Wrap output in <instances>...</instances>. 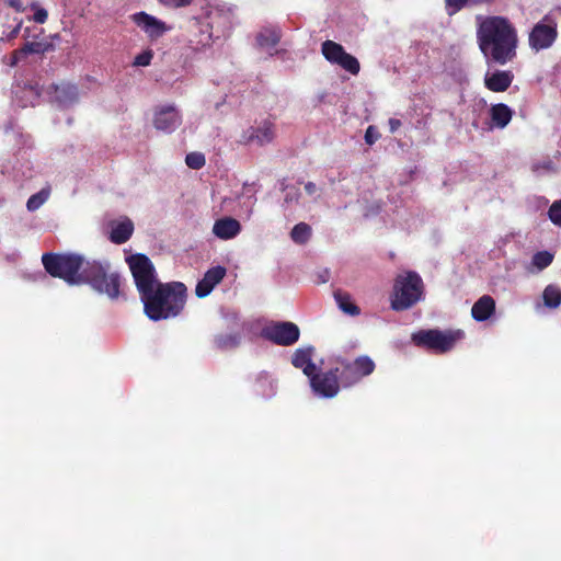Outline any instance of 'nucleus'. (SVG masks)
<instances>
[{"label": "nucleus", "mask_w": 561, "mask_h": 561, "mask_svg": "<svg viewBox=\"0 0 561 561\" xmlns=\"http://www.w3.org/2000/svg\"><path fill=\"white\" fill-rule=\"evenodd\" d=\"M134 282L144 304L146 316L159 321L178 316L185 305L186 287L183 283L161 284L151 261L144 254L127 259Z\"/></svg>", "instance_id": "1"}, {"label": "nucleus", "mask_w": 561, "mask_h": 561, "mask_svg": "<svg viewBox=\"0 0 561 561\" xmlns=\"http://www.w3.org/2000/svg\"><path fill=\"white\" fill-rule=\"evenodd\" d=\"M478 44L488 62L505 65L516 56L517 33L502 16L478 18Z\"/></svg>", "instance_id": "2"}, {"label": "nucleus", "mask_w": 561, "mask_h": 561, "mask_svg": "<svg viewBox=\"0 0 561 561\" xmlns=\"http://www.w3.org/2000/svg\"><path fill=\"white\" fill-rule=\"evenodd\" d=\"M42 262L47 273L54 277L62 278L69 285L85 283L89 262L84 264V260L80 255L45 253Z\"/></svg>", "instance_id": "3"}, {"label": "nucleus", "mask_w": 561, "mask_h": 561, "mask_svg": "<svg viewBox=\"0 0 561 561\" xmlns=\"http://www.w3.org/2000/svg\"><path fill=\"white\" fill-rule=\"evenodd\" d=\"M423 282L415 272H405L397 276L391 308L397 311L407 310L422 299Z\"/></svg>", "instance_id": "4"}, {"label": "nucleus", "mask_w": 561, "mask_h": 561, "mask_svg": "<svg viewBox=\"0 0 561 561\" xmlns=\"http://www.w3.org/2000/svg\"><path fill=\"white\" fill-rule=\"evenodd\" d=\"M108 270L107 262L88 263L85 283H89L96 291L107 295L108 298L116 299L119 296L121 275L116 272L110 273Z\"/></svg>", "instance_id": "5"}, {"label": "nucleus", "mask_w": 561, "mask_h": 561, "mask_svg": "<svg viewBox=\"0 0 561 561\" xmlns=\"http://www.w3.org/2000/svg\"><path fill=\"white\" fill-rule=\"evenodd\" d=\"M220 15L218 9H206L201 15L193 16L187 22V42L193 50L210 46L213 24Z\"/></svg>", "instance_id": "6"}, {"label": "nucleus", "mask_w": 561, "mask_h": 561, "mask_svg": "<svg viewBox=\"0 0 561 561\" xmlns=\"http://www.w3.org/2000/svg\"><path fill=\"white\" fill-rule=\"evenodd\" d=\"M463 337V332L439 331V330H420L412 334V341L415 345L425 347L434 353H446L454 348L457 341Z\"/></svg>", "instance_id": "7"}, {"label": "nucleus", "mask_w": 561, "mask_h": 561, "mask_svg": "<svg viewBox=\"0 0 561 561\" xmlns=\"http://www.w3.org/2000/svg\"><path fill=\"white\" fill-rule=\"evenodd\" d=\"M558 37V23L551 14H546L534 25L528 36L529 47L534 51L550 48Z\"/></svg>", "instance_id": "8"}, {"label": "nucleus", "mask_w": 561, "mask_h": 561, "mask_svg": "<svg viewBox=\"0 0 561 561\" xmlns=\"http://www.w3.org/2000/svg\"><path fill=\"white\" fill-rule=\"evenodd\" d=\"M375 363L368 356H359L352 363H342L340 367V381L343 387L358 382L363 377L370 375Z\"/></svg>", "instance_id": "9"}, {"label": "nucleus", "mask_w": 561, "mask_h": 561, "mask_svg": "<svg viewBox=\"0 0 561 561\" xmlns=\"http://www.w3.org/2000/svg\"><path fill=\"white\" fill-rule=\"evenodd\" d=\"M340 367L330 369L327 373L314 371L310 377L312 391L321 398H333L340 390Z\"/></svg>", "instance_id": "10"}, {"label": "nucleus", "mask_w": 561, "mask_h": 561, "mask_svg": "<svg viewBox=\"0 0 561 561\" xmlns=\"http://www.w3.org/2000/svg\"><path fill=\"white\" fill-rule=\"evenodd\" d=\"M130 19L151 42L158 41L172 30L171 25L145 11L134 13Z\"/></svg>", "instance_id": "11"}, {"label": "nucleus", "mask_w": 561, "mask_h": 561, "mask_svg": "<svg viewBox=\"0 0 561 561\" xmlns=\"http://www.w3.org/2000/svg\"><path fill=\"white\" fill-rule=\"evenodd\" d=\"M322 54L327 60L341 66L350 73L357 75L359 72L358 60L354 56L347 54L342 45L333 41H325L322 44Z\"/></svg>", "instance_id": "12"}, {"label": "nucleus", "mask_w": 561, "mask_h": 561, "mask_svg": "<svg viewBox=\"0 0 561 561\" xmlns=\"http://www.w3.org/2000/svg\"><path fill=\"white\" fill-rule=\"evenodd\" d=\"M263 335L277 345L288 346L299 340V328L293 322H278L266 327Z\"/></svg>", "instance_id": "13"}, {"label": "nucleus", "mask_w": 561, "mask_h": 561, "mask_svg": "<svg viewBox=\"0 0 561 561\" xmlns=\"http://www.w3.org/2000/svg\"><path fill=\"white\" fill-rule=\"evenodd\" d=\"M275 137V125L264 119L255 126H250L241 134L240 141L244 145L265 146L271 144Z\"/></svg>", "instance_id": "14"}, {"label": "nucleus", "mask_w": 561, "mask_h": 561, "mask_svg": "<svg viewBox=\"0 0 561 561\" xmlns=\"http://www.w3.org/2000/svg\"><path fill=\"white\" fill-rule=\"evenodd\" d=\"M182 123V116L174 105H164L154 113V127L165 134L173 133Z\"/></svg>", "instance_id": "15"}, {"label": "nucleus", "mask_w": 561, "mask_h": 561, "mask_svg": "<svg viewBox=\"0 0 561 561\" xmlns=\"http://www.w3.org/2000/svg\"><path fill=\"white\" fill-rule=\"evenodd\" d=\"M226 273V268L220 265L209 268L195 287L196 296L199 298L208 296L214 287L224 279Z\"/></svg>", "instance_id": "16"}, {"label": "nucleus", "mask_w": 561, "mask_h": 561, "mask_svg": "<svg viewBox=\"0 0 561 561\" xmlns=\"http://www.w3.org/2000/svg\"><path fill=\"white\" fill-rule=\"evenodd\" d=\"M241 224L232 217H222L215 220L213 233L220 240L234 239L241 232Z\"/></svg>", "instance_id": "17"}, {"label": "nucleus", "mask_w": 561, "mask_h": 561, "mask_svg": "<svg viewBox=\"0 0 561 561\" xmlns=\"http://www.w3.org/2000/svg\"><path fill=\"white\" fill-rule=\"evenodd\" d=\"M13 101L21 107L34 106L39 96L41 89L37 85L25 84L20 85L15 84L12 89Z\"/></svg>", "instance_id": "18"}, {"label": "nucleus", "mask_w": 561, "mask_h": 561, "mask_svg": "<svg viewBox=\"0 0 561 561\" xmlns=\"http://www.w3.org/2000/svg\"><path fill=\"white\" fill-rule=\"evenodd\" d=\"M51 98L61 107L72 105L78 101V90L75 84L62 82L53 87Z\"/></svg>", "instance_id": "19"}, {"label": "nucleus", "mask_w": 561, "mask_h": 561, "mask_svg": "<svg viewBox=\"0 0 561 561\" xmlns=\"http://www.w3.org/2000/svg\"><path fill=\"white\" fill-rule=\"evenodd\" d=\"M134 232V224L127 218H121L111 222L110 239L113 243L122 244L125 243L131 237Z\"/></svg>", "instance_id": "20"}, {"label": "nucleus", "mask_w": 561, "mask_h": 561, "mask_svg": "<svg viewBox=\"0 0 561 561\" xmlns=\"http://www.w3.org/2000/svg\"><path fill=\"white\" fill-rule=\"evenodd\" d=\"M314 348L311 346L297 348L293 355L291 363L296 368L302 369L304 374L309 378L314 371L318 370L317 366L312 363V355Z\"/></svg>", "instance_id": "21"}, {"label": "nucleus", "mask_w": 561, "mask_h": 561, "mask_svg": "<svg viewBox=\"0 0 561 561\" xmlns=\"http://www.w3.org/2000/svg\"><path fill=\"white\" fill-rule=\"evenodd\" d=\"M514 76L507 70H496L493 72H486L484 82L485 87L494 92H503L508 89Z\"/></svg>", "instance_id": "22"}, {"label": "nucleus", "mask_w": 561, "mask_h": 561, "mask_svg": "<svg viewBox=\"0 0 561 561\" xmlns=\"http://www.w3.org/2000/svg\"><path fill=\"white\" fill-rule=\"evenodd\" d=\"M494 310V299L489 295H484L474 302L471 314L476 321L482 322L488 320L493 314Z\"/></svg>", "instance_id": "23"}, {"label": "nucleus", "mask_w": 561, "mask_h": 561, "mask_svg": "<svg viewBox=\"0 0 561 561\" xmlns=\"http://www.w3.org/2000/svg\"><path fill=\"white\" fill-rule=\"evenodd\" d=\"M279 39L280 33L277 27H265L256 36L257 45L271 55Z\"/></svg>", "instance_id": "24"}, {"label": "nucleus", "mask_w": 561, "mask_h": 561, "mask_svg": "<svg viewBox=\"0 0 561 561\" xmlns=\"http://www.w3.org/2000/svg\"><path fill=\"white\" fill-rule=\"evenodd\" d=\"M255 391L257 394L264 398H271L275 394V382L267 373L262 371L257 375L255 381Z\"/></svg>", "instance_id": "25"}, {"label": "nucleus", "mask_w": 561, "mask_h": 561, "mask_svg": "<svg viewBox=\"0 0 561 561\" xmlns=\"http://www.w3.org/2000/svg\"><path fill=\"white\" fill-rule=\"evenodd\" d=\"M512 110L503 104H496L491 108V119L499 128H504L512 119Z\"/></svg>", "instance_id": "26"}, {"label": "nucleus", "mask_w": 561, "mask_h": 561, "mask_svg": "<svg viewBox=\"0 0 561 561\" xmlns=\"http://www.w3.org/2000/svg\"><path fill=\"white\" fill-rule=\"evenodd\" d=\"M334 298L340 309L343 310L345 313L351 316L359 314L358 307L352 302L350 295H347L346 293L342 290H336L334 293Z\"/></svg>", "instance_id": "27"}, {"label": "nucleus", "mask_w": 561, "mask_h": 561, "mask_svg": "<svg viewBox=\"0 0 561 561\" xmlns=\"http://www.w3.org/2000/svg\"><path fill=\"white\" fill-rule=\"evenodd\" d=\"M545 306L548 308H557L561 304V289L556 285H548L542 294Z\"/></svg>", "instance_id": "28"}, {"label": "nucleus", "mask_w": 561, "mask_h": 561, "mask_svg": "<svg viewBox=\"0 0 561 561\" xmlns=\"http://www.w3.org/2000/svg\"><path fill=\"white\" fill-rule=\"evenodd\" d=\"M311 236V228L309 225L305 222L297 224L290 232V237L295 243L304 244L306 243Z\"/></svg>", "instance_id": "29"}, {"label": "nucleus", "mask_w": 561, "mask_h": 561, "mask_svg": "<svg viewBox=\"0 0 561 561\" xmlns=\"http://www.w3.org/2000/svg\"><path fill=\"white\" fill-rule=\"evenodd\" d=\"M51 48V44L48 42H27L22 48L19 49V54L27 56L30 54H44Z\"/></svg>", "instance_id": "30"}, {"label": "nucleus", "mask_w": 561, "mask_h": 561, "mask_svg": "<svg viewBox=\"0 0 561 561\" xmlns=\"http://www.w3.org/2000/svg\"><path fill=\"white\" fill-rule=\"evenodd\" d=\"M240 337L236 334H219L215 337V344L219 350H231L239 345Z\"/></svg>", "instance_id": "31"}, {"label": "nucleus", "mask_w": 561, "mask_h": 561, "mask_svg": "<svg viewBox=\"0 0 561 561\" xmlns=\"http://www.w3.org/2000/svg\"><path fill=\"white\" fill-rule=\"evenodd\" d=\"M48 196H49V190L48 188L41 190L38 193L33 194L27 199L26 208L30 211L37 210L47 201Z\"/></svg>", "instance_id": "32"}, {"label": "nucleus", "mask_w": 561, "mask_h": 561, "mask_svg": "<svg viewBox=\"0 0 561 561\" xmlns=\"http://www.w3.org/2000/svg\"><path fill=\"white\" fill-rule=\"evenodd\" d=\"M185 163L191 169L199 170L205 165L206 159L202 152L194 151L186 154Z\"/></svg>", "instance_id": "33"}, {"label": "nucleus", "mask_w": 561, "mask_h": 561, "mask_svg": "<svg viewBox=\"0 0 561 561\" xmlns=\"http://www.w3.org/2000/svg\"><path fill=\"white\" fill-rule=\"evenodd\" d=\"M243 196L245 197V201L243 202L245 214L248 217H251L253 214V207L256 203L255 191L252 190L250 185H244Z\"/></svg>", "instance_id": "34"}, {"label": "nucleus", "mask_w": 561, "mask_h": 561, "mask_svg": "<svg viewBox=\"0 0 561 561\" xmlns=\"http://www.w3.org/2000/svg\"><path fill=\"white\" fill-rule=\"evenodd\" d=\"M553 255L548 251L537 252L533 256V264L539 270H543L551 264Z\"/></svg>", "instance_id": "35"}, {"label": "nucleus", "mask_w": 561, "mask_h": 561, "mask_svg": "<svg viewBox=\"0 0 561 561\" xmlns=\"http://www.w3.org/2000/svg\"><path fill=\"white\" fill-rule=\"evenodd\" d=\"M152 57H153V53L152 50L148 49V50H145L142 53H140L139 55H137L134 59V66L136 67H147L150 65L151 60H152Z\"/></svg>", "instance_id": "36"}, {"label": "nucleus", "mask_w": 561, "mask_h": 561, "mask_svg": "<svg viewBox=\"0 0 561 561\" xmlns=\"http://www.w3.org/2000/svg\"><path fill=\"white\" fill-rule=\"evenodd\" d=\"M550 220L557 225L561 226V201L554 202L548 211Z\"/></svg>", "instance_id": "37"}, {"label": "nucleus", "mask_w": 561, "mask_h": 561, "mask_svg": "<svg viewBox=\"0 0 561 561\" xmlns=\"http://www.w3.org/2000/svg\"><path fill=\"white\" fill-rule=\"evenodd\" d=\"M285 197H284V203L286 205H290L293 203H297L299 201V197H300V192H299V188L295 187V186H286L285 187Z\"/></svg>", "instance_id": "38"}, {"label": "nucleus", "mask_w": 561, "mask_h": 561, "mask_svg": "<svg viewBox=\"0 0 561 561\" xmlns=\"http://www.w3.org/2000/svg\"><path fill=\"white\" fill-rule=\"evenodd\" d=\"M378 138H379V133L377 131V129L374 126H369L365 133V141L368 145H373L378 140Z\"/></svg>", "instance_id": "39"}, {"label": "nucleus", "mask_w": 561, "mask_h": 561, "mask_svg": "<svg viewBox=\"0 0 561 561\" xmlns=\"http://www.w3.org/2000/svg\"><path fill=\"white\" fill-rule=\"evenodd\" d=\"M33 8L35 9L33 20L39 24L45 23L48 16L47 11L43 8H37L36 5H33Z\"/></svg>", "instance_id": "40"}, {"label": "nucleus", "mask_w": 561, "mask_h": 561, "mask_svg": "<svg viewBox=\"0 0 561 561\" xmlns=\"http://www.w3.org/2000/svg\"><path fill=\"white\" fill-rule=\"evenodd\" d=\"M165 7L182 8L188 5L192 0H159Z\"/></svg>", "instance_id": "41"}, {"label": "nucleus", "mask_w": 561, "mask_h": 561, "mask_svg": "<svg viewBox=\"0 0 561 561\" xmlns=\"http://www.w3.org/2000/svg\"><path fill=\"white\" fill-rule=\"evenodd\" d=\"M305 191L308 195L312 196L314 201L320 197V190L313 182H307L305 184Z\"/></svg>", "instance_id": "42"}, {"label": "nucleus", "mask_w": 561, "mask_h": 561, "mask_svg": "<svg viewBox=\"0 0 561 561\" xmlns=\"http://www.w3.org/2000/svg\"><path fill=\"white\" fill-rule=\"evenodd\" d=\"M448 7L459 10L465 5H470V0H446Z\"/></svg>", "instance_id": "43"}, {"label": "nucleus", "mask_w": 561, "mask_h": 561, "mask_svg": "<svg viewBox=\"0 0 561 561\" xmlns=\"http://www.w3.org/2000/svg\"><path fill=\"white\" fill-rule=\"evenodd\" d=\"M24 57H25L24 54H19V49L15 50L12 54L10 66H12V67L16 66Z\"/></svg>", "instance_id": "44"}, {"label": "nucleus", "mask_w": 561, "mask_h": 561, "mask_svg": "<svg viewBox=\"0 0 561 561\" xmlns=\"http://www.w3.org/2000/svg\"><path fill=\"white\" fill-rule=\"evenodd\" d=\"M400 126H401V122L399 119H397V118L389 119V128H390L391 133L397 131Z\"/></svg>", "instance_id": "45"}, {"label": "nucleus", "mask_w": 561, "mask_h": 561, "mask_svg": "<svg viewBox=\"0 0 561 561\" xmlns=\"http://www.w3.org/2000/svg\"><path fill=\"white\" fill-rule=\"evenodd\" d=\"M9 5L14 8L16 11H21L23 8H22V2L21 0H7Z\"/></svg>", "instance_id": "46"}]
</instances>
